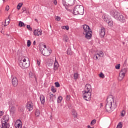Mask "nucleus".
Here are the masks:
<instances>
[{
	"label": "nucleus",
	"mask_w": 128,
	"mask_h": 128,
	"mask_svg": "<svg viewBox=\"0 0 128 128\" xmlns=\"http://www.w3.org/2000/svg\"><path fill=\"white\" fill-rule=\"evenodd\" d=\"M6 10H10V6H6Z\"/></svg>",
	"instance_id": "nucleus-50"
},
{
	"label": "nucleus",
	"mask_w": 128,
	"mask_h": 128,
	"mask_svg": "<svg viewBox=\"0 0 128 128\" xmlns=\"http://www.w3.org/2000/svg\"><path fill=\"white\" fill-rule=\"evenodd\" d=\"M4 112L0 111V116H4Z\"/></svg>",
	"instance_id": "nucleus-49"
},
{
	"label": "nucleus",
	"mask_w": 128,
	"mask_h": 128,
	"mask_svg": "<svg viewBox=\"0 0 128 128\" xmlns=\"http://www.w3.org/2000/svg\"><path fill=\"white\" fill-rule=\"evenodd\" d=\"M122 72H123L124 74H126V72H128V69L126 68H123L121 70Z\"/></svg>",
	"instance_id": "nucleus-32"
},
{
	"label": "nucleus",
	"mask_w": 128,
	"mask_h": 128,
	"mask_svg": "<svg viewBox=\"0 0 128 128\" xmlns=\"http://www.w3.org/2000/svg\"><path fill=\"white\" fill-rule=\"evenodd\" d=\"M10 114H14L16 112V108L14 106H12L10 110Z\"/></svg>",
	"instance_id": "nucleus-21"
},
{
	"label": "nucleus",
	"mask_w": 128,
	"mask_h": 128,
	"mask_svg": "<svg viewBox=\"0 0 128 128\" xmlns=\"http://www.w3.org/2000/svg\"><path fill=\"white\" fill-rule=\"evenodd\" d=\"M124 114H126V111L124 110H122V112L121 113L122 116H124Z\"/></svg>",
	"instance_id": "nucleus-43"
},
{
	"label": "nucleus",
	"mask_w": 128,
	"mask_h": 128,
	"mask_svg": "<svg viewBox=\"0 0 128 128\" xmlns=\"http://www.w3.org/2000/svg\"><path fill=\"white\" fill-rule=\"evenodd\" d=\"M100 38H104L106 36V28L102 26L100 30Z\"/></svg>",
	"instance_id": "nucleus-9"
},
{
	"label": "nucleus",
	"mask_w": 128,
	"mask_h": 128,
	"mask_svg": "<svg viewBox=\"0 0 128 128\" xmlns=\"http://www.w3.org/2000/svg\"><path fill=\"white\" fill-rule=\"evenodd\" d=\"M104 54L102 52V53H100V54Z\"/></svg>",
	"instance_id": "nucleus-62"
},
{
	"label": "nucleus",
	"mask_w": 128,
	"mask_h": 128,
	"mask_svg": "<svg viewBox=\"0 0 128 128\" xmlns=\"http://www.w3.org/2000/svg\"><path fill=\"white\" fill-rule=\"evenodd\" d=\"M100 54H97L94 56V60H98V58H100Z\"/></svg>",
	"instance_id": "nucleus-30"
},
{
	"label": "nucleus",
	"mask_w": 128,
	"mask_h": 128,
	"mask_svg": "<svg viewBox=\"0 0 128 128\" xmlns=\"http://www.w3.org/2000/svg\"><path fill=\"white\" fill-rule=\"evenodd\" d=\"M100 108H102V106H104V104L100 103Z\"/></svg>",
	"instance_id": "nucleus-52"
},
{
	"label": "nucleus",
	"mask_w": 128,
	"mask_h": 128,
	"mask_svg": "<svg viewBox=\"0 0 128 128\" xmlns=\"http://www.w3.org/2000/svg\"><path fill=\"white\" fill-rule=\"evenodd\" d=\"M82 94H84L83 98L85 100H90V96H92V92H88V91H86L84 90L82 92Z\"/></svg>",
	"instance_id": "nucleus-6"
},
{
	"label": "nucleus",
	"mask_w": 128,
	"mask_h": 128,
	"mask_svg": "<svg viewBox=\"0 0 128 128\" xmlns=\"http://www.w3.org/2000/svg\"><path fill=\"white\" fill-rule=\"evenodd\" d=\"M48 50V52H50V53L52 52V50Z\"/></svg>",
	"instance_id": "nucleus-57"
},
{
	"label": "nucleus",
	"mask_w": 128,
	"mask_h": 128,
	"mask_svg": "<svg viewBox=\"0 0 128 128\" xmlns=\"http://www.w3.org/2000/svg\"><path fill=\"white\" fill-rule=\"evenodd\" d=\"M64 29L66 30H68L70 29V27L68 26H64Z\"/></svg>",
	"instance_id": "nucleus-46"
},
{
	"label": "nucleus",
	"mask_w": 128,
	"mask_h": 128,
	"mask_svg": "<svg viewBox=\"0 0 128 128\" xmlns=\"http://www.w3.org/2000/svg\"><path fill=\"white\" fill-rule=\"evenodd\" d=\"M122 128V122H120L117 125L116 128Z\"/></svg>",
	"instance_id": "nucleus-27"
},
{
	"label": "nucleus",
	"mask_w": 128,
	"mask_h": 128,
	"mask_svg": "<svg viewBox=\"0 0 128 128\" xmlns=\"http://www.w3.org/2000/svg\"><path fill=\"white\" fill-rule=\"evenodd\" d=\"M74 80H78V73L74 74Z\"/></svg>",
	"instance_id": "nucleus-24"
},
{
	"label": "nucleus",
	"mask_w": 128,
	"mask_h": 128,
	"mask_svg": "<svg viewBox=\"0 0 128 128\" xmlns=\"http://www.w3.org/2000/svg\"><path fill=\"white\" fill-rule=\"evenodd\" d=\"M26 28H27L29 30H30V31L32 30V28L30 27V25H27Z\"/></svg>",
	"instance_id": "nucleus-42"
},
{
	"label": "nucleus",
	"mask_w": 128,
	"mask_h": 128,
	"mask_svg": "<svg viewBox=\"0 0 128 128\" xmlns=\"http://www.w3.org/2000/svg\"><path fill=\"white\" fill-rule=\"evenodd\" d=\"M35 21L36 22H38V19L36 18V19H35Z\"/></svg>",
	"instance_id": "nucleus-60"
},
{
	"label": "nucleus",
	"mask_w": 128,
	"mask_h": 128,
	"mask_svg": "<svg viewBox=\"0 0 128 128\" xmlns=\"http://www.w3.org/2000/svg\"><path fill=\"white\" fill-rule=\"evenodd\" d=\"M100 77L102 78H104V74L102 73H100Z\"/></svg>",
	"instance_id": "nucleus-45"
},
{
	"label": "nucleus",
	"mask_w": 128,
	"mask_h": 128,
	"mask_svg": "<svg viewBox=\"0 0 128 128\" xmlns=\"http://www.w3.org/2000/svg\"><path fill=\"white\" fill-rule=\"evenodd\" d=\"M84 6L82 5H76L73 10V14L74 16H76L78 14H84Z\"/></svg>",
	"instance_id": "nucleus-4"
},
{
	"label": "nucleus",
	"mask_w": 128,
	"mask_h": 128,
	"mask_svg": "<svg viewBox=\"0 0 128 128\" xmlns=\"http://www.w3.org/2000/svg\"><path fill=\"white\" fill-rule=\"evenodd\" d=\"M104 22H106L108 24V22H110L112 20V19H108V18H104Z\"/></svg>",
	"instance_id": "nucleus-33"
},
{
	"label": "nucleus",
	"mask_w": 128,
	"mask_h": 128,
	"mask_svg": "<svg viewBox=\"0 0 128 128\" xmlns=\"http://www.w3.org/2000/svg\"><path fill=\"white\" fill-rule=\"evenodd\" d=\"M18 26L20 27L24 26V28L26 26V24H24V22H22V21H20L19 23H18Z\"/></svg>",
	"instance_id": "nucleus-20"
},
{
	"label": "nucleus",
	"mask_w": 128,
	"mask_h": 128,
	"mask_svg": "<svg viewBox=\"0 0 128 128\" xmlns=\"http://www.w3.org/2000/svg\"><path fill=\"white\" fill-rule=\"evenodd\" d=\"M34 80L36 82V84H38V78H36V76H34Z\"/></svg>",
	"instance_id": "nucleus-47"
},
{
	"label": "nucleus",
	"mask_w": 128,
	"mask_h": 128,
	"mask_svg": "<svg viewBox=\"0 0 128 128\" xmlns=\"http://www.w3.org/2000/svg\"><path fill=\"white\" fill-rule=\"evenodd\" d=\"M106 104L105 106V108L108 112H112L114 110L115 107L112 106V102H114V98L109 97L106 99Z\"/></svg>",
	"instance_id": "nucleus-1"
},
{
	"label": "nucleus",
	"mask_w": 128,
	"mask_h": 128,
	"mask_svg": "<svg viewBox=\"0 0 128 128\" xmlns=\"http://www.w3.org/2000/svg\"><path fill=\"white\" fill-rule=\"evenodd\" d=\"M92 86L90 84H87L86 85L85 88L87 90L86 92H90V88Z\"/></svg>",
	"instance_id": "nucleus-19"
},
{
	"label": "nucleus",
	"mask_w": 128,
	"mask_h": 128,
	"mask_svg": "<svg viewBox=\"0 0 128 128\" xmlns=\"http://www.w3.org/2000/svg\"><path fill=\"white\" fill-rule=\"evenodd\" d=\"M88 128H94V127H90V125L88 126Z\"/></svg>",
	"instance_id": "nucleus-56"
},
{
	"label": "nucleus",
	"mask_w": 128,
	"mask_h": 128,
	"mask_svg": "<svg viewBox=\"0 0 128 128\" xmlns=\"http://www.w3.org/2000/svg\"><path fill=\"white\" fill-rule=\"evenodd\" d=\"M126 74H124V72H122L120 71V74H119V79L122 80H124V76Z\"/></svg>",
	"instance_id": "nucleus-17"
},
{
	"label": "nucleus",
	"mask_w": 128,
	"mask_h": 128,
	"mask_svg": "<svg viewBox=\"0 0 128 128\" xmlns=\"http://www.w3.org/2000/svg\"><path fill=\"white\" fill-rule=\"evenodd\" d=\"M34 36H40V34H42V30H40V29L34 30Z\"/></svg>",
	"instance_id": "nucleus-15"
},
{
	"label": "nucleus",
	"mask_w": 128,
	"mask_h": 128,
	"mask_svg": "<svg viewBox=\"0 0 128 128\" xmlns=\"http://www.w3.org/2000/svg\"><path fill=\"white\" fill-rule=\"evenodd\" d=\"M22 3L20 2L19 3L17 6V9L19 10H20V8H22Z\"/></svg>",
	"instance_id": "nucleus-26"
},
{
	"label": "nucleus",
	"mask_w": 128,
	"mask_h": 128,
	"mask_svg": "<svg viewBox=\"0 0 128 128\" xmlns=\"http://www.w3.org/2000/svg\"><path fill=\"white\" fill-rule=\"evenodd\" d=\"M64 40H65V42H68V36L65 35V36H64Z\"/></svg>",
	"instance_id": "nucleus-31"
},
{
	"label": "nucleus",
	"mask_w": 128,
	"mask_h": 128,
	"mask_svg": "<svg viewBox=\"0 0 128 128\" xmlns=\"http://www.w3.org/2000/svg\"><path fill=\"white\" fill-rule=\"evenodd\" d=\"M24 108L21 107L18 108V112H24Z\"/></svg>",
	"instance_id": "nucleus-34"
},
{
	"label": "nucleus",
	"mask_w": 128,
	"mask_h": 128,
	"mask_svg": "<svg viewBox=\"0 0 128 128\" xmlns=\"http://www.w3.org/2000/svg\"><path fill=\"white\" fill-rule=\"evenodd\" d=\"M49 96H50V102H54L55 100H56V95H54V94H50V93Z\"/></svg>",
	"instance_id": "nucleus-14"
},
{
	"label": "nucleus",
	"mask_w": 128,
	"mask_h": 128,
	"mask_svg": "<svg viewBox=\"0 0 128 128\" xmlns=\"http://www.w3.org/2000/svg\"><path fill=\"white\" fill-rule=\"evenodd\" d=\"M120 64H118L116 66V70H120Z\"/></svg>",
	"instance_id": "nucleus-40"
},
{
	"label": "nucleus",
	"mask_w": 128,
	"mask_h": 128,
	"mask_svg": "<svg viewBox=\"0 0 128 128\" xmlns=\"http://www.w3.org/2000/svg\"><path fill=\"white\" fill-rule=\"evenodd\" d=\"M74 118H76V114H74Z\"/></svg>",
	"instance_id": "nucleus-59"
},
{
	"label": "nucleus",
	"mask_w": 128,
	"mask_h": 128,
	"mask_svg": "<svg viewBox=\"0 0 128 128\" xmlns=\"http://www.w3.org/2000/svg\"><path fill=\"white\" fill-rule=\"evenodd\" d=\"M53 2L55 6H56V4H58V2L56 1V0H54Z\"/></svg>",
	"instance_id": "nucleus-48"
},
{
	"label": "nucleus",
	"mask_w": 128,
	"mask_h": 128,
	"mask_svg": "<svg viewBox=\"0 0 128 128\" xmlns=\"http://www.w3.org/2000/svg\"><path fill=\"white\" fill-rule=\"evenodd\" d=\"M2 14V10H0V14Z\"/></svg>",
	"instance_id": "nucleus-61"
},
{
	"label": "nucleus",
	"mask_w": 128,
	"mask_h": 128,
	"mask_svg": "<svg viewBox=\"0 0 128 128\" xmlns=\"http://www.w3.org/2000/svg\"><path fill=\"white\" fill-rule=\"evenodd\" d=\"M83 30H84V32H90V31H92V30H90V26L84 24L83 25Z\"/></svg>",
	"instance_id": "nucleus-11"
},
{
	"label": "nucleus",
	"mask_w": 128,
	"mask_h": 128,
	"mask_svg": "<svg viewBox=\"0 0 128 128\" xmlns=\"http://www.w3.org/2000/svg\"><path fill=\"white\" fill-rule=\"evenodd\" d=\"M15 126L16 128H22V124H20V123H18V124H16Z\"/></svg>",
	"instance_id": "nucleus-29"
},
{
	"label": "nucleus",
	"mask_w": 128,
	"mask_h": 128,
	"mask_svg": "<svg viewBox=\"0 0 128 128\" xmlns=\"http://www.w3.org/2000/svg\"><path fill=\"white\" fill-rule=\"evenodd\" d=\"M110 14L113 16L114 18L118 20H120V22H126V19L124 17V16L122 15V14L116 10H112L110 12Z\"/></svg>",
	"instance_id": "nucleus-3"
},
{
	"label": "nucleus",
	"mask_w": 128,
	"mask_h": 128,
	"mask_svg": "<svg viewBox=\"0 0 128 128\" xmlns=\"http://www.w3.org/2000/svg\"><path fill=\"white\" fill-rule=\"evenodd\" d=\"M58 62L56 60V58L55 59V62L54 63V70H58Z\"/></svg>",
	"instance_id": "nucleus-16"
},
{
	"label": "nucleus",
	"mask_w": 128,
	"mask_h": 128,
	"mask_svg": "<svg viewBox=\"0 0 128 128\" xmlns=\"http://www.w3.org/2000/svg\"><path fill=\"white\" fill-rule=\"evenodd\" d=\"M26 108L29 112L32 110H34V105H32V102H28L26 104Z\"/></svg>",
	"instance_id": "nucleus-10"
},
{
	"label": "nucleus",
	"mask_w": 128,
	"mask_h": 128,
	"mask_svg": "<svg viewBox=\"0 0 128 128\" xmlns=\"http://www.w3.org/2000/svg\"><path fill=\"white\" fill-rule=\"evenodd\" d=\"M112 20H111L108 24V26L112 28L114 26L112 24Z\"/></svg>",
	"instance_id": "nucleus-37"
},
{
	"label": "nucleus",
	"mask_w": 128,
	"mask_h": 128,
	"mask_svg": "<svg viewBox=\"0 0 128 128\" xmlns=\"http://www.w3.org/2000/svg\"><path fill=\"white\" fill-rule=\"evenodd\" d=\"M30 44H32V42H30V40H28L27 41V46L28 48H30Z\"/></svg>",
	"instance_id": "nucleus-35"
},
{
	"label": "nucleus",
	"mask_w": 128,
	"mask_h": 128,
	"mask_svg": "<svg viewBox=\"0 0 128 128\" xmlns=\"http://www.w3.org/2000/svg\"><path fill=\"white\" fill-rule=\"evenodd\" d=\"M74 0H62V4L64 6H65V8L66 10H68L66 8L68 7V6L69 4H74Z\"/></svg>",
	"instance_id": "nucleus-7"
},
{
	"label": "nucleus",
	"mask_w": 128,
	"mask_h": 128,
	"mask_svg": "<svg viewBox=\"0 0 128 128\" xmlns=\"http://www.w3.org/2000/svg\"><path fill=\"white\" fill-rule=\"evenodd\" d=\"M67 54L69 56H72V49L70 48H68L66 51Z\"/></svg>",
	"instance_id": "nucleus-23"
},
{
	"label": "nucleus",
	"mask_w": 128,
	"mask_h": 128,
	"mask_svg": "<svg viewBox=\"0 0 128 128\" xmlns=\"http://www.w3.org/2000/svg\"><path fill=\"white\" fill-rule=\"evenodd\" d=\"M62 100V96H58V98L57 102L58 104H60Z\"/></svg>",
	"instance_id": "nucleus-22"
},
{
	"label": "nucleus",
	"mask_w": 128,
	"mask_h": 128,
	"mask_svg": "<svg viewBox=\"0 0 128 128\" xmlns=\"http://www.w3.org/2000/svg\"><path fill=\"white\" fill-rule=\"evenodd\" d=\"M50 64L52 66V64Z\"/></svg>",
	"instance_id": "nucleus-64"
},
{
	"label": "nucleus",
	"mask_w": 128,
	"mask_h": 128,
	"mask_svg": "<svg viewBox=\"0 0 128 128\" xmlns=\"http://www.w3.org/2000/svg\"><path fill=\"white\" fill-rule=\"evenodd\" d=\"M40 114V110H36L35 112V115L36 116H38Z\"/></svg>",
	"instance_id": "nucleus-25"
},
{
	"label": "nucleus",
	"mask_w": 128,
	"mask_h": 128,
	"mask_svg": "<svg viewBox=\"0 0 128 128\" xmlns=\"http://www.w3.org/2000/svg\"><path fill=\"white\" fill-rule=\"evenodd\" d=\"M12 84L14 86H16L18 84V80L16 77H14L12 79Z\"/></svg>",
	"instance_id": "nucleus-12"
},
{
	"label": "nucleus",
	"mask_w": 128,
	"mask_h": 128,
	"mask_svg": "<svg viewBox=\"0 0 128 128\" xmlns=\"http://www.w3.org/2000/svg\"><path fill=\"white\" fill-rule=\"evenodd\" d=\"M70 100V95H67L66 96V100H68H68Z\"/></svg>",
	"instance_id": "nucleus-41"
},
{
	"label": "nucleus",
	"mask_w": 128,
	"mask_h": 128,
	"mask_svg": "<svg viewBox=\"0 0 128 128\" xmlns=\"http://www.w3.org/2000/svg\"><path fill=\"white\" fill-rule=\"evenodd\" d=\"M3 122H2V126L1 128H10V123L8 122L10 120V116L5 115L3 116Z\"/></svg>",
	"instance_id": "nucleus-5"
},
{
	"label": "nucleus",
	"mask_w": 128,
	"mask_h": 128,
	"mask_svg": "<svg viewBox=\"0 0 128 128\" xmlns=\"http://www.w3.org/2000/svg\"><path fill=\"white\" fill-rule=\"evenodd\" d=\"M40 102H41V104H44V102H46L44 96H40Z\"/></svg>",
	"instance_id": "nucleus-18"
},
{
	"label": "nucleus",
	"mask_w": 128,
	"mask_h": 128,
	"mask_svg": "<svg viewBox=\"0 0 128 128\" xmlns=\"http://www.w3.org/2000/svg\"><path fill=\"white\" fill-rule=\"evenodd\" d=\"M51 90L52 92H54V94L56 92V88H54V86H51Z\"/></svg>",
	"instance_id": "nucleus-28"
},
{
	"label": "nucleus",
	"mask_w": 128,
	"mask_h": 128,
	"mask_svg": "<svg viewBox=\"0 0 128 128\" xmlns=\"http://www.w3.org/2000/svg\"><path fill=\"white\" fill-rule=\"evenodd\" d=\"M19 66L22 68H28L30 66V58L28 57H23L19 62Z\"/></svg>",
	"instance_id": "nucleus-2"
},
{
	"label": "nucleus",
	"mask_w": 128,
	"mask_h": 128,
	"mask_svg": "<svg viewBox=\"0 0 128 128\" xmlns=\"http://www.w3.org/2000/svg\"><path fill=\"white\" fill-rule=\"evenodd\" d=\"M46 4L50 5V4H52V0H46Z\"/></svg>",
	"instance_id": "nucleus-38"
},
{
	"label": "nucleus",
	"mask_w": 128,
	"mask_h": 128,
	"mask_svg": "<svg viewBox=\"0 0 128 128\" xmlns=\"http://www.w3.org/2000/svg\"><path fill=\"white\" fill-rule=\"evenodd\" d=\"M96 119L93 120L91 122H90V125L91 126H94V124H96Z\"/></svg>",
	"instance_id": "nucleus-36"
},
{
	"label": "nucleus",
	"mask_w": 128,
	"mask_h": 128,
	"mask_svg": "<svg viewBox=\"0 0 128 128\" xmlns=\"http://www.w3.org/2000/svg\"><path fill=\"white\" fill-rule=\"evenodd\" d=\"M40 52H41V54L44 56H48L50 54V53L48 52V50H46L44 49L40 48Z\"/></svg>",
	"instance_id": "nucleus-8"
},
{
	"label": "nucleus",
	"mask_w": 128,
	"mask_h": 128,
	"mask_svg": "<svg viewBox=\"0 0 128 128\" xmlns=\"http://www.w3.org/2000/svg\"><path fill=\"white\" fill-rule=\"evenodd\" d=\"M54 84L56 88H60V85L58 82H56Z\"/></svg>",
	"instance_id": "nucleus-39"
},
{
	"label": "nucleus",
	"mask_w": 128,
	"mask_h": 128,
	"mask_svg": "<svg viewBox=\"0 0 128 128\" xmlns=\"http://www.w3.org/2000/svg\"><path fill=\"white\" fill-rule=\"evenodd\" d=\"M56 20H57V22H60V17L57 16L56 18Z\"/></svg>",
	"instance_id": "nucleus-44"
},
{
	"label": "nucleus",
	"mask_w": 128,
	"mask_h": 128,
	"mask_svg": "<svg viewBox=\"0 0 128 128\" xmlns=\"http://www.w3.org/2000/svg\"><path fill=\"white\" fill-rule=\"evenodd\" d=\"M22 10H23V12H26V8H25V7H24V8H22Z\"/></svg>",
	"instance_id": "nucleus-51"
},
{
	"label": "nucleus",
	"mask_w": 128,
	"mask_h": 128,
	"mask_svg": "<svg viewBox=\"0 0 128 128\" xmlns=\"http://www.w3.org/2000/svg\"><path fill=\"white\" fill-rule=\"evenodd\" d=\"M3 0L4 2V0Z\"/></svg>",
	"instance_id": "nucleus-63"
},
{
	"label": "nucleus",
	"mask_w": 128,
	"mask_h": 128,
	"mask_svg": "<svg viewBox=\"0 0 128 128\" xmlns=\"http://www.w3.org/2000/svg\"><path fill=\"white\" fill-rule=\"evenodd\" d=\"M44 48H46V45H44Z\"/></svg>",
	"instance_id": "nucleus-58"
},
{
	"label": "nucleus",
	"mask_w": 128,
	"mask_h": 128,
	"mask_svg": "<svg viewBox=\"0 0 128 128\" xmlns=\"http://www.w3.org/2000/svg\"><path fill=\"white\" fill-rule=\"evenodd\" d=\"M36 40L34 41V42H33L34 46H36Z\"/></svg>",
	"instance_id": "nucleus-54"
},
{
	"label": "nucleus",
	"mask_w": 128,
	"mask_h": 128,
	"mask_svg": "<svg viewBox=\"0 0 128 128\" xmlns=\"http://www.w3.org/2000/svg\"><path fill=\"white\" fill-rule=\"evenodd\" d=\"M6 21H5V24H4V26H8V24H6Z\"/></svg>",
	"instance_id": "nucleus-55"
},
{
	"label": "nucleus",
	"mask_w": 128,
	"mask_h": 128,
	"mask_svg": "<svg viewBox=\"0 0 128 128\" xmlns=\"http://www.w3.org/2000/svg\"><path fill=\"white\" fill-rule=\"evenodd\" d=\"M92 31H90V32H84V34L86 35V38H88V40H90V38H92Z\"/></svg>",
	"instance_id": "nucleus-13"
},
{
	"label": "nucleus",
	"mask_w": 128,
	"mask_h": 128,
	"mask_svg": "<svg viewBox=\"0 0 128 128\" xmlns=\"http://www.w3.org/2000/svg\"><path fill=\"white\" fill-rule=\"evenodd\" d=\"M37 64H38V66H40V61L38 60Z\"/></svg>",
	"instance_id": "nucleus-53"
}]
</instances>
